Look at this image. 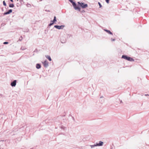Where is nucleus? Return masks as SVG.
Returning a JSON list of instances; mask_svg holds the SVG:
<instances>
[{"label":"nucleus","mask_w":149,"mask_h":149,"mask_svg":"<svg viewBox=\"0 0 149 149\" xmlns=\"http://www.w3.org/2000/svg\"><path fill=\"white\" fill-rule=\"evenodd\" d=\"M122 58H124L127 61H134V60L132 58L130 57H128L127 56L125 55H123L122 56Z\"/></svg>","instance_id":"1"},{"label":"nucleus","mask_w":149,"mask_h":149,"mask_svg":"<svg viewBox=\"0 0 149 149\" xmlns=\"http://www.w3.org/2000/svg\"><path fill=\"white\" fill-rule=\"evenodd\" d=\"M78 4L82 8H86L88 6L87 4H84V3L78 2Z\"/></svg>","instance_id":"2"},{"label":"nucleus","mask_w":149,"mask_h":149,"mask_svg":"<svg viewBox=\"0 0 149 149\" xmlns=\"http://www.w3.org/2000/svg\"><path fill=\"white\" fill-rule=\"evenodd\" d=\"M54 27L58 29H63L65 27V26L64 25H61V26L55 25L54 26Z\"/></svg>","instance_id":"3"},{"label":"nucleus","mask_w":149,"mask_h":149,"mask_svg":"<svg viewBox=\"0 0 149 149\" xmlns=\"http://www.w3.org/2000/svg\"><path fill=\"white\" fill-rule=\"evenodd\" d=\"M17 80H14L13 82H11L10 84V85L12 87H15L16 84Z\"/></svg>","instance_id":"4"},{"label":"nucleus","mask_w":149,"mask_h":149,"mask_svg":"<svg viewBox=\"0 0 149 149\" xmlns=\"http://www.w3.org/2000/svg\"><path fill=\"white\" fill-rule=\"evenodd\" d=\"M43 64L45 67H47L48 66V63L47 61L46 60L43 63Z\"/></svg>","instance_id":"5"},{"label":"nucleus","mask_w":149,"mask_h":149,"mask_svg":"<svg viewBox=\"0 0 149 149\" xmlns=\"http://www.w3.org/2000/svg\"><path fill=\"white\" fill-rule=\"evenodd\" d=\"M12 9H10V10H8V12L4 13H3V15H6L9 14L10 13H12Z\"/></svg>","instance_id":"6"},{"label":"nucleus","mask_w":149,"mask_h":149,"mask_svg":"<svg viewBox=\"0 0 149 149\" xmlns=\"http://www.w3.org/2000/svg\"><path fill=\"white\" fill-rule=\"evenodd\" d=\"M103 142L101 141H100L99 142V143H97L96 144L97 146H102V145H103Z\"/></svg>","instance_id":"7"},{"label":"nucleus","mask_w":149,"mask_h":149,"mask_svg":"<svg viewBox=\"0 0 149 149\" xmlns=\"http://www.w3.org/2000/svg\"><path fill=\"white\" fill-rule=\"evenodd\" d=\"M41 66L40 64H39V63H37L36 64V68L37 69H40L41 68Z\"/></svg>","instance_id":"8"},{"label":"nucleus","mask_w":149,"mask_h":149,"mask_svg":"<svg viewBox=\"0 0 149 149\" xmlns=\"http://www.w3.org/2000/svg\"><path fill=\"white\" fill-rule=\"evenodd\" d=\"M45 57H46V58H47L48 59L49 61H52V59L50 56L47 55V56H46Z\"/></svg>","instance_id":"9"},{"label":"nucleus","mask_w":149,"mask_h":149,"mask_svg":"<svg viewBox=\"0 0 149 149\" xmlns=\"http://www.w3.org/2000/svg\"><path fill=\"white\" fill-rule=\"evenodd\" d=\"M104 30L106 31L109 34H111V35H113V33L112 32H111L109 30H105V29Z\"/></svg>","instance_id":"10"},{"label":"nucleus","mask_w":149,"mask_h":149,"mask_svg":"<svg viewBox=\"0 0 149 149\" xmlns=\"http://www.w3.org/2000/svg\"><path fill=\"white\" fill-rule=\"evenodd\" d=\"M56 16H54V19L53 20H51V22H56Z\"/></svg>","instance_id":"11"},{"label":"nucleus","mask_w":149,"mask_h":149,"mask_svg":"<svg viewBox=\"0 0 149 149\" xmlns=\"http://www.w3.org/2000/svg\"><path fill=\"white\" fill-rule=\"evenodd\" d=\"M90 146L91 148H93L94 147L97 146L96 144L92 145H90Z\"/></svg>","instance_id":"12"},{"label":"nucleus","mask_w":149,"mask_h":149,"mask_svg":"<svg viewBox=\"0 0 149 149\" xmlns=\"http://www.w3.org/2000/svg\"><path fill=\"white\" fill-rule=\"evenodd\" d=\"M9 6L10 8H13L14 7V5L13 4H10Z\"/></svg>","instance_id":"13"},{"label":"nucleus","mask_w":149,"mask_h":149,"mask_svg":"<svg viewBox=\"0 0 149 149\" xmlns=\"http://www.w3.org/2000/svg\"><path fill=\"white\" fill-rule=\"evenodd\" d=\"M26 49V48L25 47H21V49L23 50H24L25 49Z\"/></svg>","instance_id":"14"},{"label":"nucleus","mask_w":149,"mask_h":149,"mask_svg":"<svg viewBox=\"0 0 149 149\" xmlns=\"http://www.w3.org/2000/svg\"><path fill=\"white\" fill-rule=\"evenodd\" d=\"M54 22H51L49 24V26H52L54 24Z\"/></svg>","instance_id":"15"},{"label":"nucleus","mask_w":149,"mask_h":149,"mask_svg":"<svg viewBox=\"0 0 149 149\" xmlns=\"http://www.w3.org/2000/svg\"><path fill=\"white\" fill-rule=\"evenodd\" d=\"M3 5L5 6H6V3L4 1H3Z\"/></svg>","instance_id":"16"},{"label":"nucleus","mask_w":149,"mask_h":149,"mask_svg":"<svg viewBox=\"0 0 149 149\" xmlns=\"http://www.w3.org/2000/svg\"><path fill=\"white\" fill-rule=\"evenodd\" d=\"M98 4L100 6V8H101L102 7V5H101V3H100V2H98Z\"/></svg>","instance_id":"17"},{"label":"nucleus","mask_w":149,"mask_h":149,"mask_svg":"<svg viewBox=\"0 0 149 149\" xmlns=\"http://www.w3.org/2000/svg\"><path fill=\"white\" fill-rule=\"evenodd\" d=\"M8 42H3L4 44H8Z\"/></svg>","instance_id":"18"},{"label":"nucleus","mask_w":149,"mask_h":149,"mask_svg":"<svg viewBox=\"0 0 149 149\" xmlns=\"http://www.w3.org/2000/svg\"><path fill=\"white\" fill-rule=\"evenodd\" d=\"M109 0H106V2L107 3H109Z\"/></svg>","instance_id":"19"},{"label":"nucleus","mask_w":149,"mask_h":149,"mask_svg":"<svg viewBox=\"0 0 149 149\" xmlns=\"http://www.w3.org/2000/svg\"><path fill=\"white\" fill-rule=\"evenodd\" d=\"M111 41H114L115 40V39H112V38H111Z\"/></svg>","instance_id":"20"},{"label":"nucleus","mask_w":149,"mask_h":149,"mask_svg":"<svg viewBox=\"0 0 149 149\" xmlns=\"http://www.w3.org/2000/svg\"><path fill=\"white\" fill-rule=\"evenodd\" d=\"M21 37L22 38V39H19V40L20 41H21V40H22V36H21Z\"/></svg>","instance_id":"21"},{"label":"nucleus","mask_w":149,"mask_h":149,"mask_svg":"<svg viewBox=\"0 0 149 149\" xmlns=\"http://www.w3.org/2000/svg\"><path fill=\"white\" fill-rule=\"evenodd\" d=\"M145 96H148V95H149L148 94H145Z\"/></svg>","instance_id":"22"},{"label":"nucleus","mask_w":149,"mask_h":149,"mask_svg":"<svg viewBox=\"0 0 149 149\" xmlns=\"http://www.w3.org/2000/svg\"><path fill=\"white\" fill-rule=\"evenodd\" d=\"M104 101V99H103V100H101V101L102 102H103Z\"/></svg>","instance_id":"23"},{"label":"nucleus","mask_w":149,"mask_h":149,"mask_svg":"<svg viewBox=\"0 0 149 149\" xmlns=\"http://www.w3.org/2000/svg\"><path fill=\"white\" fill-rule=\"evenodd\" d=\"M103 98V97L102 96L100 97V99H101L102 98Z\"/></svg>","instance_id":"24"},{"label":"nucleus","mask_w":149,"mask_h":149,"mask_svg":"<svg viewBox=\"0 0 149 149\" xmlns=\"http://www.w3.org/2000/svg\"><path fill=\"white\" fill-rule=\"evenodd\" d=\"M10 1L12 2H13V0H10Z\"/></svg>","instance_id":"25"}]
</instances>
